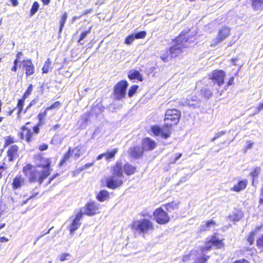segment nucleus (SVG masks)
Segmentation results:
<instances>
[{"mask_svg": "<svg viewBox=\"0 0 263 263\" xmlns=\"http://www.w3.org/2000/svg\"><path fill=\"white\" fill-rule=\"evenodd\" d=\"M251 5L254 10L263 9V0H251Z\"/></svg>", "mask_w": 263, "mask_h": 263, "instance_id": "c85d7f7f", "label": "nucleus"}, {"mask_svg": "<svg viewBox=\"0 0 263 263\" xmlns=\"http://www.w3.org/2000/svg\"><path fill=\"white\" fill-rule=\"evenodd\" d=\"M134 35H135L134 34H131L127 35L125 39L124 43L127 45L131 44L134 40L136 39V38L134 37Z\"/></svg>", "mask_w": 263, "mask_h": 263, "instance_id": "c03bdc74", "label": "nucleus"}, {"mask_svg": "<svg viewBox=\"0 0 263 263\" xmlns=\"http://www.w3.org/2000/svg\"><path fill=\"white\" fill-rule=\"evenodd\" d=\"M83 216V213L79 212L77 213L71 224L68 226V230L71 235L78 230L81 224V220Z\"/></svg>", "mask_w": 263, "mask_h": 263, "instance_id": "dca6fc26", "label": "nucleus"}, {"mask_svg": "<svg viewBox=\"0 0 263 263\" xmlns=\"http://www.w3.org/2000/svg\"><path fill=\"white\" fill-rule=\"evenodd\" d=\"M226 72L223 70L215 69L209 74V79L214 83L221 86L224 83Z\"/></svg>", "mask_w": 263, "mask_h": 263, "instance_id": "ddd939ff", "label": "nucleus"}, {"mask_svg": "<svg viewBox=\"0 0 263 263\" xmlns=\"http://www.w3.org/2000/svg\"><path fill=\"white\" fill-rule=\"evenodd\" d=\"M61 105L62 103L60 101H57L50 106L47 107L45 109L48 111L49 110L59 108L61 106Z\"/></svg>", "mask_w": 263, "mask_h": 263, "instance_id": "79ce46f5", "label": "nucleus"}, {"mask_svg": "<svg viewBox=\"0 0 263 263\" xmlns=\"http://www.w3.org/2000/svg\"><path fill=\"white\" fill-rule=\"evenodd\" d=\"M256 246L260 252H263V234H261L256 240Z\"/></svg>", "mask_w": 263, "mask_h": 263, "instance_id": "473e14b6", "label": "nucleus"}, {"mask_svg": "<svg viewBox=\"0 0 263 263\" xmlns=\"http://www.w3.org/2000/svg\"><path fill=\"white\" fill-rule=\"evenodd\" d=\"M225 134V132L222 131V132H220V133H219V134H218V135H217V136H215V137L212 139V141H214L215 139H216L217 138H218L219 137H220V136H221V135H223V134Z\"/></svg>", "mask_w": 263, "mask_h": 263, "instance_id": "e2e57ef3", "label": "nucleus"}, {"mask_svg": "<svg viewBox=\"0 0 263 263\" xmlns=\"http://www.w3.org/2000/svg\"><path fill=\"white\" fill-rule=\"evenodd\" d=\"M10 1L13 6H16L18 4L17 0H10Z\"/></svg>", "mask_w": 263, "mask_h": 263, "instance_id": "0e129e2a", "label": "nucleus"}, {"mask_svg": "<svg viewBox=\"0 0 263 263\" xmlns=\"http://www.w3.org/2000/svg\"><path fill=\"white\" fill-rule=\"evenodd\" d=\"M44 5H47L49 4L50 0H41Z\"/></svg>", "mask_w": 263, "mask_h": 263, "instance_id": "774afa93", "label": "nucleus"}, {"mask_svg": "<svg viewBox=\"0 0 263 263\" xmlns=\"http://www.w3.org/2000/svg\"><path fill=\"white\" fill-rule=\"evenodd\" d=\"M93 164V163H86L82 167V168L81 169V170H83L86 168H88V167H89L91 166H92Z\"/></svg>", "mask_w": 263, "mask_h": 263, "instance_id": "052dcab7", "label": "nucleus"}, {"mask_svg": "<svg viewBox=\"0 0 263 263\" xmlns=\"http://www.w3.org/2000/svg\"><path fill=\"white\" fill-rule=\"evenodd\" d=\"M35 165L27 163L22 168V172L29 183H37L41 185L51 174V159L44 154L38 153L33 156Z\"/></svg>", "mask_w": 263, "mask_h": 263, "instance_id": "f257e3e1", "label": "nucleus"}, {"mask_svg": "<svg viewBox=\"0 0 263 263\" xmlns=\"http://www.w3.org/2000/svg\"><path fill=\"white\" fill-rule=\"evenodd\" d=\"M248 183V182L247 179L240 180L231 189V190L236 192H239L247 187Z\"/></svg>", "mask_w": 263, "mask_h": 263, "instance_id": "4be33fe9", "label": "nucleus"}, {"mask_svg": "<svg viewBox=\"0 0 263 263\" xmlns=\"http://www.w3.org/2000/svg\"><path fill=\"white\" fill-rule=\"evenodd\" d=\"M238 60V59L237 58L235 57V58H232L230 61L233 65L236 66L237 65L236 62H237Z\"/></svg>", "mask_w": 263, "mask_h": 263, "instance_id": "680f3d73", "label": "nucleus"}, {"mask_svg": "<svg viewBox=\"0 0 263 263\" xmlns=\"http://www.w3.org/2000/svg\"><path fill=\"white\" fill-rule=\"evenodd\" d=\"M39 4L37 2H33L30 11V15L32 16L38 11Z\"/></svg>", "mask_w": 263, "mask_h": 263, "instance_id": "a19ab883", "label": "nucleus"}, {"mask_svg": "<svg viewBox=\"0 0 263 263\" xmlns=\"http://www.w3.org/2000/svg\"><path fill=\"white\" fill-rule=\"evenodd\" d=\"M128 86V83L125 80H121L114 85L112 95L115 100H122L125 98Z\"/></svg>", "mask_w": 263, "mask_h": 263, "instance_id": "6e6552de", "label": "nucleus"}, {"mask_svg": "<svg viewBox=\"0 0 263 263\" xmlns=\"http://www.w3.org/2000/svg\"><path fill=\"white\" fill-rule=\"evenodd\" d=\"M7 156L9 162L14 161L19 156V147L15 144L11 145L7 149Z\"/></svg>", "mask_w": 263, "mask_h": 263, "instance_id": "aec40b11", "label": "nucleus"}, {"mask_svg": "<svg viewBox=\"0 0 263 263\" xmlns=\"http://www.w3.org/2000/svg\"><path fill=\"white\" fill-rule=\"evenodd\" d=\"M91 116V112L90 111H88L84 114L83 115L82 117V120L83 122L85 123H87L89 120L90 117Z\"/></svg>", "mask_w": 263, "mask_h": 263, "instance_id": "a18cd8bd", "label": "nucleus"}, {"mask_svg": "<svg viewBox=\"0 0 263 263\" xmlns=\"http://www.w3.org/2000/svg\"><path fill=\"white\" fill-rule=\"evenodd\" d=\"M96 198L100 202L104 201L109 198V193L107 190H101L97 195Z\"/></svg>", "mask_w": 263, "mask_h": 263, "instance_id": "a878e982", "label": "nucleus"}, {"mask_svg": "<svg viewBox=\"0 0 263 263\" xmlns=\"http://www.w3.org/2000/svg\"><path fill=\"white\" fill-rule=\"evenodd\" d=\"M255 235L254 232H250L246 237V240L250 246H252L254 244Z\"/></svg>", "mask_w": 263, "mask_h": 263, "instance_id": "4c0bfd02", "label": "nucleus"}, {"mask_svg": "<svg viewBox=\"0 0 263 263\" xmlns=\"http://www.w3.org/2000/svg\"><path fill=\"white\" fill-rule=\"evenodd\" d=\"M51 61L49 58L47 59L45 61L43 67L42 73H47L49 72V69L51 68Z\"/></svg>", "mask_w": 263, "mask_h": 263, "instance_id": "c9c22d12", "label": "nucleus"}, {"mask_svg": "<svg viewBox=\"0 0 263 263\" xmlns=\"http://www.w3.org/2000/svg\"><path fill=\"white\" fill-rule=\"evenodd\" d=\"M112 175L105 179V186L108 189L115 190L121 187L123 184L122 170L119 161L116 162L110 168Z\"/></svg>", "mask_w": 263, "mask_h": 263, "instance_id": "20e7f679", "label": "nucleus"}, {"mask_svg": "<svg viewBox=\"0 0 263 263\" xmlns=\"http://www.w3.org/2000/svg\"><path fill=\"white\" fill-rule=\"evenodd\" d=\"M256 109H257V111L258 112L263 110V102H260L258 103V104L256 107Z\"/></svg>", "mask_w": 263, "mask_h": 263, "instance_id": "13d9d810", "label": "nucleus"}, {"mask_svg": "<svg viewBox=\"0 0 263 263\" xmlns=\"http://www.w3.org/2000/svg\"><path fill=\"white\" fill-rule=\"evenodd\" d=\"M243 216V214L240 210H237L229 214L228 218L231 221L236 222L239 221Z\"/></svg>", "mask_w": 263, "mask_h": 263, "instance_id": "b1692460", "label": "nucleus"}, {"mask_svg": "<svg viewBox=\"0 0 263 263\" xmlns=\"http://www.w3.org/2000/svg\"><path fill=\"white\" fill-rule=\"evenodd\" d=\"M182 156V153H179L175 157L174 160L171 162L172 163H175Z\"/></svg>", "mask_w": 263, "mask_h": 263, "instance_id": "bf43d9fd", "label": "nucleus"}, {"mask_svg": "<svg viewBox=\"0 0 263 263\" xmlns=\"http://www.w3.org/2000/svg\"><path fill=\"white\" fill-rule=\"evenodd\" d=\"M100 206L95 201H90L87 202L84 206L83 215L91 216L100 213Z\"/></svg>", "mask_w": 263, "mask_h": 263, "instance_id": "4468645a", "label": "nucleus"}, {"mask_svg": "<svg viewBox=\"0 0 263 263\" xmlns=\"http://www.w3.org/2000/svg\"><path fill=\"white\" fill-rule=\"evenodd\" d=\"M216 224V222L213 219L207 220L203 225L201 226L199 231L200 233L209 231L211 227H214Z\"/></svg>", "mask_w": 263, "mask_h": 263, "instance_id": "bb28decb", "label": "nucleus"}, {"mask_svg": "<svg viewBox=\"0 0 263 263\" xmlns=\"http://www.w3.org/2000/svg\"><path fill=\"white\" fill-rule=\"evenodd\" d=\"M130 229L134 233L144 235L153 232L155 227L151 220L143 218L133 221L130 224Z\"/></svg>", "mask_w": 263, "mask_h": 263, "instance_id": "423d86ee", "label": "nucleus"}, {"mask_svg": "<svg viewBox=\"0 0 263 263\" xmlns=\"http://www.w3.org/2000/svg\"><path fill=\"white\" fill-rule=\"evenodd\" d=\"M205 244L206 250H210L212 248L220 249L224 248L225 246L224 239H219L216 233L213 234L210 238H207Z\"/></svg>", "mask_w": 263, "mask_h": 263, "instance_id": "9b49d317", "label": "nucleus"}, {"mask_svg": "<svg viewBox=\"0 0 263 263\" xmlns=\"http://www.w3.org/2000/svg\"><path fill=\"white\" fill-rule=\"evenodd\" d=\"M118 152V149L115 148L111 151H108L106 153H104L105 160L107 161L114 160Z\"/></svg>", "mask_w": 263, "mask_h": 263, "instance_id": "cd10ccee", "label": "nucleus"}, {"mask_svg": "<svg viewBox=\"0 0 263 263\" xmlns=\"http://www.w3.org/2000/svg\"><path fill=\"white\" fill-rule=\"evenodd\" d=\"M26 179L21 174L16 175L12 179L11 187L13 191H16L21 189L25 185Z\"/></svg>", "mask_w": 263, "mask_h": 263, "instance_id": "a211bd4d", "label": "nucleus"}, {"mask_svg": "<svg viewBox=\"0 0 263 263\" xmlns=\"http://www.w3.org/2000/svg\"><path fill=\"white\" fill-rule=\"evenodd\" d=\"M70 257H71V255L68 253H62L59 256V260L61 261H64L68 260Z\"/></svg>", "mask_w": 263, "mask_h": 263, "instance_id": "de8ad7c7", "label": "nucleus"}, {"mask_svg": "<svg viewBox=\"0 0 263 263\" xmlns=\"http://www.w3.org/2000/svg\"><path fill=\"white\" fill-rule=\"evenodd\" d=\"M15 109H17V108H16V106L15 107H14V108H13L12 109L9 110V111H8L7 112V115L8 116H11L12 115V114L13 113V112L14 111V110Z\"/></svg>", "mask_w": 263, "mask_h": 263, "instance_id": "69168bd1", "label": "nucleus"}, {"mask_svg": "<svg viewBox=\"0 0 263 263\" xmlns=\"http://www.w3.org/2000/svg\"><path fill=\"white\" fill-rule=\"evenodd\" d=\"M122 170V176L123 177V173L126 176H130L135 174L137 172V168L136 166L126 162L123 165L121 162H119Z\"/></svg>", "mask_w": 263, "mask_h": 263, "instance_id": "412c9836", "label": "nucleus"}, {"mask_svg": "<svg viewBox=\"0 0 263 263\" xmlns=\"http://www.w3.org/2000/svg\"><path fill=\"white\" fill-rule=\"evenodd\" d=\"M103 157H105L104 153H102V154H100L99 155H98L97 158V160H100V159H102Z\"/></svg>", "mask_w": 263, "mask_h": 263, "instance_id": "338daca9", "label": "nucleus"}, {"mask_svg": "<svg viewBox=\"0 0 263 263\" xmlns=\"http://www.w3.org/2000/svg\"><path fill=\"white\" fill-rule=\"evenodd\" d=\"M5 163H3V165L0 166V179L2 178L3 176V172L7 170V167L4 166Z\"/></svg>", "mask_w": 263, "mask_h": 263, "instance_id": "3c124183", "label": "nucleus"}, {"mask_svg": "<svg viewBox=\"0 0 263 263\" xmlns=\"http://www.w3.org/2000/svg\"><path fill=\"white\" fill-rule=\"evenodd\" d=\"M36 103V101L34 100H33L31 101L30 103L28 105V106L26 107L25 110H24V113H26L28 110L30 109V108L33 105H35Z\"/></svg>", "mask_w": 263, "mask_h": 263, "instance_id": "603ef678", "label": "nucleus"}, {"mask_svg": "<svg viewBox=\"0 0 263 263\" xmlns=\"http://www.w3.org/2000/svg\"><path fill=\"white\" fill-rule=\"evenodd\" d=\"M202 96L205 98H209L212 96L211 91L207 88H204L201 90Z\"/></svg>", "mask_w": 263, "mask_h": 263, "instance_id": "37998d69", "label": "nucleus"}, {"mask_svg": "<svg viewBox=\"0 0 263 263\" xmlns=\"http://www.w3.org/2000/svg\"><path fill=\"white\" fill-rule=\"evenodd\" d=\"M58 176H59V174L57 173V174H53L51 177H50L48 179V180L47 183H46V185L50 184L51 183V182H52V181L54 179H55Z\"/></svg>", "mask_w": 263, "mask_h": 263, "instance_id": "8fccbe9b", "label": "nucleus"}, {"mask_svg": "<svg viewBox=\"0 0 263 263\" xmlns=\"http://www.w3.org/2000/svg\"><path fill=\"white\" fill-rule=\"evenodd\" d=\"M179 202L175 201L165 203L162 205L165 209L166 212H171L179 209Z\"/></svg>", "mask_w": 263, "mask_h": 263, "instance_id": "5701e85b", "label": "nucleus"}, {"mask_svg": "<svg viewBox=\"0 0 263 263\" xmlns=\"http://www.w3.org/2000/svg\"><path fill=\"white\" fill-rule=\"evenodd\" d=\"M144 151L139 145L130 146L128 149L129 156L134 159H138L143 157Z\"/></svg>", "mask_w": 263, "mask_h": 263, "instance_id": "f3484780", "label": "nucleus"}, {"mask_svg": "<svg viewBox=\"0 0 263 263\" xmlns=\"http://www.w3.org/2000/svg\"><path fill=\"white\" fill-rule=\"evenodd\" d=\"M48 111L46 109L42 112H40L37 116L38 122L33 126L32 129L27 127V125L30 122H27L21 127V132H19L18 136L20 139L25 140L27 143L32 142L34 139V136L40 133V127L45 123V118L47 114Z\"/></svg>", "mask_w": 263, "mask_h": 263, "instance_id": "7ed1b4c3", "label": "nucleus"}, {"mask_svg": "<svg viewBox=\"0 0 263 263\" xmlns=\"http://www.w3.org/2000/svg\"><path fill=\"white\" fill-rule=\"evenodd\" d=\"M191 30V28H189L187 30L182 31L173 40L175 44L168 48L166 54L160 57L162 61L164 62H167L169 55L171 58L178 57L182 53L183 49L187 47V45H186L187 43L193 42L191 41L193 35H189Z\"/></svg>", "mask_w": 263, "mask_h": 263, "instance_id": "f03ea898", "label": "nucleus"}, {"mask_svg": "<svg viewBox=\"0 0 263 263\" xmlns=\"http://www.w3.org/2000/svg\"><path fill=\"white\" fill-rule=\"evenodd\" d=\"M172 127L170 123L165 122L162 127L157 125H152L151 126V134L155 137L160 136L162 139H166L171 136Z\"/></svg>", "mask_w": 263, "mask_h": 263, "instance_id": "0eeeda50", "label": "nucleus"}, {"mask_svg": "<svg viewBox=\"0 0 263 263\" xmlns=\"http://www.w3.org/2000/svg\"><path fill=\"white\" fill-rule=\"evenodd\" d=\"M181 112L177 109H168L166 110L164 120L165 123H170L173 126L177 125L180 119Z\"/></svg>", "mask_w": 263, "mask_h": 263, "instance_id": "1a4fd4ad", "label": "nucleus"}, {"mask_svg": "<svg viewBox=\"0 0 263 263\" xmlns=\"http://www.w3.org/2000/svg\"><path fill=\"white\" fill-rule=\"evenodd\" d=\"M32 91V85L30 84L28 87L26 91L24 93L21 98L18 100L16 108H17V116L20 119L23 112L25 99L31 93Z\"/></svg>", "mask_w": 263, "mask_h": 263, "instance_id": "2eb2a0df", "label": "nucleus"}, {"mask_svg": "<svg viewBox=\"0 0 263 263\" xmlns=\"http://www.w3.org/2000/svg\"><path fill=\"white\" fill-rule=\"evenodd\" d=\"M261 172V167L256 166L254 167L250 173V175L253 178V181L256 179Z\"/></svg>", "mask_w": 263, "mask_h": 263, "instance_id": "f704fd0d", "label": "nucleus"}, {"mask_svg": "<svg viewBox=\"0 0 263 263\" xmlns=\"http://www.w3.org/2000/svg\"><path fill=\"white\" fill-rule=\"evenodd\" d=\"M231 35V28L226 25L222 26L218 31L217 35L211 44V47H214L222 42Z\"/></svg>", "mask_w": 263, "mask_h": 263, "instance_id": "f8f14e48", "label": "nucleus"}, {"mask_svg": "<svg viewBox=\"0 0 263 263\" xmlns=\"http://www.w3.org/2000/svg\"><path fill=\"white\" fill-rule=\"evenodd\" d=\"M263 227V225H259L255 227V229L251 232H254L255 234L256 235L258 232L260 231Z\"/></svg>", "mask_w": 263, "mask_h": 263, "instance_id": "5fc2aeb1", "label": "nucleus"}, {"mask_svg": "<svg viewBox=\"0 0 263 263\" xmlns=\"http://www.w3.org/2000/svg\"><path fill=\"white\" fill-rule=\"evenodd\" d=\"M92 27H89L87 30L83 31L81 32L78 43L80 45H83L84 43L82 41L85 39L91 32Z\"/></svg>", "mask_w": 263, "mask_h": 263, "instance_id": "c756f323", "label": "nucleus"}, {"mask_svg": "<svg viewBox=\"0 0 263 263\" xmlns=\"http://www.w3.org/2000/svg\"><path fill=\"white\" fill-rule=\"evenodd\" d=\"M146 34L145 31H141L134 34V37L136 39H142L145 37Z\"/></svg>", "mask_w": 263, "mask_h": 263, "instance_id": "49530a36", "label": "nucleus"}, {"mask_svg": "<svg viewBox=\"0 0 263 263\" xmlns=\"http://www.w3.org/2000/svg\"><path fill=\"white\" fill-rule=\"evenodd\" d=\"M234 77L232 76L231 77H230L229 79V80L227 83V86L228 87L229 86H231V85L234 84Z\"/></svg>", "mask_w": 263, "mask_h": 263, "instance_id": "6e6d98bb", "label": "nucleus"}, {"mask_svg": "<svg viewBox=\"0 0 263 263\" xmlns=\"http://www.w3.org/2000/svg\"><path fill=\"white\" fill-rule=\"evenodd\" d=\"M153 216L155 221L160 225L168 223L171 220L170 216L162 206H160L154 210Z\"/></svg>", "mask_w": 263, "mask_h": 263, "instance_id": "9d476101", "label": "nucleus"}, {"mask_svg": "<svg viewBox=\"0 0 263 263\" xmlns=\"http://www.w3.org/2000/svg\"><path fill=\"white\" fill-rule=\"evenodd\" d=\"M157 146L156 142L149 137L143 138L141 141V147L144 152L151 151Z\"/></svg>", "mask_w": 263, "mask_h": 263, "instance_id": "6ab92c4d", "label": "nucleus"}, {"mask_svg": "<svg viewBox=\"0 0 263 263\" xmlns=\"http://www.w3.org/2000/svg\"><path fill=\"white\" fill-rule=\"evenodd\" d=\"M8 241V239L4 236L0 237V251L2 249V243L6 242Z\"/></svg>", "mask_w": 263, "mask_h": 263, "instance_id": "864d4df0", "label": "nucleus"}, {"mask_svg": "<svg viewBox=\"0 0 263 263\" xmlns=\"http://www.w3.org/2000/svg\"><path fill=\"white\" fill-rule=\"evenodd\" d=\"M210 256L205 254L195 257L193 263H206L209 259Z\"/></svg>", "mask_w": 263, "mask_h": 263, "instance_id": "7c9ffc66", "label": "nucleus"}, {"mask_svg": "<svg viewBox=\"0 0 263 263\" xmlns=\"http://www.w3.org/2000/svg\"><path fill=\"white\" fill-rule=\"evenodd\" d=\"M22 51H18L15 54V59L13 61V66L10 70L12 72H16L18 68L22 67L25 70L26 77L33 75L35 72V66L31 59L23 60L21 62L23 57Z\"/></svg>", "mask_w": 263, "mask_h": 263, "instance_id": "39448f33", "label": "nucleus"}, {"mask_svg": "<svg viewBox=\"0 0 263 263\" xmlns=\"http://www.w3.org/2000/svg\"><path fill=\"white\" fill-rule=\"evenodd\" d=\"M72 155V153L71 151V147H69L68 151L64 154L63 157L61 160L60 165H62L63 164H64L68 160V159L70 158Z\"/></svg>", "mask_w": 263, "mask_h": 263, "instance_id": "2f4dec72", "label": "nucleus"}, {"mask_svg": "<svg viewBox=\"0 0 263 263\" xmlns=\"http://www.w3.org/2000/svg\"><path fill=\"white\" fill-rule=\"evenodd\" d=\"M127 76L128 78L132 80L137 79V80L142 82L143 80L142 75L137 70L129 71Z\"/></svg>", "mask_w": 263, "mask_h": 263, "instance_id": "393cba45", "label": "nucleus"}, {"mask_svg": "<svg viewBox=\"0 0 263 263\" xmlns=\"http://www.w3.org/2000/svg\"><path fill=\"white\" fill-rule=\"evenodd\" d=\"M38 148L40 151H44L48 148V145L46 143H43L39 145Z\"/></svg>", "mask_w": 263, "mask_h": 263, "instance_id": "09e8293b", "label": "nucleus"}, {"mask_svg": "<svg viewBox=\"0 0 263 263\" xmlns=\"http://www.w3.org/2000/svg\"><path fill=\"white\" fill-rule=\"evenodd\" d=\"M15 142H16V140L14 137L12 136H7L6 138H5L4 147H6L11 144H12Z\"/></svg>", "mask_w": 263, "mask_h": 263, "instance_id": "e433bc0d", "label": "nucleus"}, {"mask_svg": "<svg viewBox=\"0 0 263 263\" xmlns=\"http://www.w3.org/2000/svg\"><path fill=\"white\" fill-rule=\"evenodd\" d=\"M139 88L138 85H133L128 89L127 96L129 98H132L135 93H136Z\"/></svg>", "mask_w": 263, "mask_h": 263, "instance_id": "58836bf2", "label": "nucleus"}, {"mask_svg": "<svg viewBox=\"0 0 263 263\" xmlns=\"http://www.w3.org/2000/svg\"><path fill=\"white\" fill-rule=\"evenodd\" d=\"M232 263H250V262L246 259L242 258V259H241L236 260L234 262H233Z\"/></svg>", "mask_w": 263, "mask_h": 263, "instance_id": "4d7b16f0", "label": "nucleus"}, {"mask_svg": "<svg viewBox=\"0 0 263 263\" xmlns=\"http://www.w3.org/2000/svg\"><path fill=\"white\" fill-rule=\"evenodd\" d=\"M67 18V13L66 12H64L61 16V20L59 26V33H61L62 32L64 26L66 23V20Z\"/></svg>", "mask_w": 263, "mask_h": 263, "instance_id": "72a5a7b5", "label": "nucleus"}, {"mask_svg": "<svg viewBox=\"0 0 263 263\" xmlns=\"http://www.w3.org/2000/svg\"><path fill=\"white\" fill-rule=\"evenodd\" d=\"M71 151L76 159L79 158L82 154L81 149L80 146H77L73 148H71Z\"/></svg>", "mask_w": 263, "mask_h": 263, "instance_id": "ea45409f", "label": "nucleus"}]
</instances>
